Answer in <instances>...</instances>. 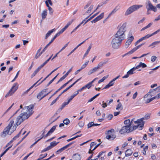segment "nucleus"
Listing matches in <instances>:
<instances>
[{
  "mask_svg": "<svg viewBox=\"0 0 160 160\" xmlns=\"http://www.w3.org/2000/svg\"><path fill=\"white\" fill-rule=\"evenodd\" d=\"M131 132V127L124 126H123L120 130L119 133L121 134H123L125 133H129Z\"/></svg>",
  "mask_w": 160,
  "mask_h": 160,
  "instance_id": "nucleus-6",
  "label": "nucleus"
},
{
  "mask_svg": "<svg viewBox=\"0 0 160 160\" xmlns=\"http://www.w3.org/2000/svg\"><path fill=\"white\" fill-rule=\"evenodd\" d=\"M144 118H142L138 119L136 121H134L135 123H138L139 126V128L140 130H142L143 127L144 122L143 121Z\"/></svg>",
  "mask_w": 160,
  "mask_h": 160,
  "instance_id": "nucleus-7",
  "label": "nucleus"
},
{
  "mask_svg": "<svg viewBox=\"0 0 160 160\" xmlns=\"http://www.w3.org/2000/svg\"><path fill=\"white\" fill-rule=\"evenodd\" d=\"M147 67V65L144 63H142V62H140L138 65H137L135 68L138 69L140 67H142V68H144Z\"/></svg>",
  "mask_w": 160,
  "mask_h": 160,
  "instance_id": "nucleus-20",
  "label": "nucleus"
},
{
  "mask_svg": "<svg viewBox=\"0 0 160 160\" xmlns=\"http://www.w3.org/2000/svg\"><path fill=\"white\" fill-rule=\"evenodd\" d=\"M98 69L97 68V67H94L93 69L90 70L88 72V75H90L92 74L93 73L97 71L98 70Z\"/></svg>",
  "mask_w": 160,
  "mask_h": 160,
  "instance_id": "nucleus-17",
  "label": "nucleus"
},
{
  "mask_svg": "<svg viewBox=\"0 0 160 160\" xmlns=\"http://www.w3.org/2000/svg\"><path fill=\"white\" fill-rule=\"evenodd\" d=\"M150 115L151 114L150 113H147L146 114L144 117L142 118H144V120L148 119L150 118Z\"/></svg>",
  "mask_w": 160,
  "mask_h": 160,
  "instance_id": "nucleus-37",
  "label": "nucleus"
},
{
  "mask_svg": "<svg viewBox=\"0 0 160 160\" xmlns=\"http://www.w3.org/2000/svg\"><path fill=\"white\" fill-rule=\"evenodd\" d=\"M91 86V84L90 83V82L85 85V86H84L85 88H87L88 89H89L90 88Z\"/></svg>",
  "mask_w": 160,
  "mask_h": 160,
  "instance_id": "nucleus-48",
  "label": "nucleus"
},
{
  "mask_svg": "<svg viewBox=\"0 0 160 160\" xmlns=\"http://www.w3.org/2000/svg\"><path fill=\"white\" fill-rule=\"evenodd\" d=\"M47 90V89H43L37 95V98L38 99L40 98L43 95L44 93L46 92V90Z\"/></svg>",
  "mask_w": 160,
  "mask_h": 160,
  "instance_id": "nucleus-16",
  "label": "nucleus"
},
{
  "mask_svg": "<svg viewBox=\"0 0 160 160\" xmlns=\"http://www.w3.org/2000/svg\"><path fill=\"white\" fill-rule=\"evenodd\" d=\"M47 15V10L46 9H45L42 11L41 14L42 19H44L46 18Z\"/></svg>",
  "mask_w": 160,
  "mask_h": 160,
  "instance_id": "nucleus-15",
  "label": "nucleus"
},
{
  "mask_svg": "<svg viewBox=\"0 0 160 160\" xmlns=\"http://www.w3.org/2000/svg\"><path fill=\"white\" fill-rule=\"evenodd\" d=\"M133 39V36H131L127 40L125 45V47L126 48H128L129 45L131 43Z\"/></svg>",
  "mask_w": 160,
  "mask_h": 160,
  "instance_id": "nucleus-9",
  "label": "nucleus"
},
{
  "mask_svg": "<svg viewBox=\"0 0 160 160\" xmlns=\"http://www.w3.org/2000/svg\"><path fill=\"white\" fill-rule=\"evenodd\" d=\"M152 34H148L145 36L142 37V39L143 40L149 38H150L151 37H152Z\"/></svg>",
  "mask_w": 160,
  "mask_h": 160,
  "instance_id": "nucleus-38",
  "label": "nucleus"
},
{
  "mask_svg": "<svg viewBox=\"0 0 160 160\" xmlns=\"http://www.w3.org/2000/svg\"><path fill=\"white\" fill-rule=\"evenodd\" d=\"M12 145H11L10 147H8L4 151V152L2 153L0 155V157H2L4 154L12 147Z\"/></svg>",
  "mask_w": 160,
  "mask_h": 160,
  "instance_id": "nucleus-32",
  "label": "nucleus"
},
{
  "mask_svg": "<svg viewBox=\"0 0 160 160\" xmlns=\"http://www.w3.org/2000/svg\"><path fill=\"white\" fill-rule=\"evenodd\" d=\"M137 49H138L137 48V47H135V48L132 49L131 50L129 51V53L130 54H132Z\"/></svg>",
  "mask_w": 160,
  "mask_h": 160,
  "instance_id": "nucleus-43",
  "label": "nucleus"
},
{
  "mask_svg": "<svg viewBox=\"0 0 160 160\" xmlns=\"http://www.w3.org/2000/svg\"><path fill=\"white\" fill-rule=\"evenodd\" d=\"M120 7L118 5L116 6L114 8L109 14L107 18H108L112 15L113 14L116 12L120 9Z\"/></svg>",
  "mask_w": 160,
  "mask_h": 160,
  "instance_id": "nucleus-11",
  "label": "nucleus"
},
{
  "mask_svg": "<svg viewBox=\"0 0 160 160\" xmlns=\"http://www.w3.org/2000/svg\"><path fill=\"white\" fill-rule=\"evenodd\" d=\"M114 131V130L113 129H111L110 130H108L107 132L106 133V134H109L110 132H112Z\"/></svg>",
  "mask_w": 160,
  "mask_h": 160,
  "instance_id": "nucleus-62",
  "label": "nucleus"
},
{
  "mask_svg": "<svg viewBox=\"0 0 160 160\" xmlns=\"http://www.w3.org/2000/svg\"><path fill=\"white\" fill-rule=\"evenodd\" d=\"M63 122L64 124L67 125L70 123V121L68 118H66L63 121Z\"/></svg>",
  "mask_w": 160,
  "mask_h": 160,
  "instance_id": "nucleus-41",
  "label": "nucleus"
},
{
  "mask_svg": "<svg viewBox=\"0 0 160 160\" xmlns=\"http://www.w3.org/2000/svg\"><path fill=\"white\" fill-rule=\"evenodd\" d=\"M109 60V59L106 58L104 59L103 61H101V62L103 63V64L104 65L108 63Z\"/></svg>",
  "mask_w": 160,
  "mask_h": 160,
  "instance_id": "nucleus-50",
  "label": "nucleus"
},
{
  "mask_svg": "<svg viewBox=\"0 0 160 160\" xmlns=\"http://www.w3.org/2000/svg\"><path fill=\"white\" fill-rule=\"evenodd\" d=\"M99 13V12H97L95 14H94V15L90 17L88 19L87 21L85 22L84 23V25L86 24L89 21L91 20L93 18H94L95 16H96V15H97Z\"/></svg>",
  "mask_w": 160,
  "mask_h": 160,
  "instance_id": "nucleus-28",
  "label": "nucleus"
},
{
  "mask_svg": "<svg viewBox=\"0 0 160 160\" xmlns=\"http://www.w3.org/2000/svg\"><path fill=\"white\" fill-rule=\"evenodd\" d=\"M133 152L131 149H128L125 152V156L126 157L131 156Z\"/></svg>",
  "mask_w": 160,
  "mask_h": 160,
  "instance_id": "nucleus-23",
  "label": "nucleus"
},
{
  "mask_svg": "<svg viewBox=\"0 0 160 160\" xmlns=\"http://www.w3.org/2000/svg\"><path fill=\"white\" fill-rule=\"evenodd\" d=\"M96 144V143L93 142H92L90 144V148L89 149V151L88 152L89 153H91V152H90V151H91L92 147L94 146V145H95Z\"/></svg>",
  "mask_w": 160,
  "mask_h": 160,
  "instance_id": "nucleus-40",
  "label": "nucleus"
},
{
  "mask_svg": "<svg viewBox=\"0 0 160 160\" xmlns=\"http://www.w3.org/2000/svg\"><path fill=\"white\" fill-rule=\"evenodd\" d=\"M58 126L57 125H55L53 127L48 131V132L51 134L56 129V128Z\"/></svg>",
  "mask_w": 160,
  "mask_h": 160,
  "instance_id": "nucleus-25",
  "label": "nucleus"
},
{
  "mask_svg": "<svg viewBox=\"0 0 160 160\" xmlns=\"http://www.w3.org/2000/svg\"><path fill=\"white\" fill-rule=\"evenodd\" d=\"M59 142H56L55 141L52 142L50 143V145L48 146L51 149L52 148L56 146Z\"/></svg>",
  "mask_w": 160,
  "mask_h": 160,
  "instance_id": "nucleus-18",
  "label": "nucleus"
},
{
  "mask_svg": "<svg viewBox=\"0 0 160 160\" xmlns=\"http://www.w3.org/2000/svg\"><path fill=\"white\" fill-rule=\"evenodd\" d=\"M136 69V68H135V67H133L131 68L127 72L126 75L122 77V78H128L129 75H132L135 73L134 71Z\"/></svg>",
  "mask_w": 160,
  "mask_h": 160,
  "instance_id": "nucleus-8",
  "label": "nucleus"
},
{
  "mask_svg": "<svg viewBox=\"0 0 160 160\" xmlns=\"http://www.w3.org/2000/svg\"><path fill=\"white\" fill-rule=\"evenodd\" d=\"M126 24L125 23H123L117 32L114 35V37H118L124 40L125 37V35L124 33L126 31Z\"/></svg>",
  "mask_w": 160,
  "mask_h": 160,
  "instance_id": "nucleus-2",
  "label": "nucleus"
},
{
  "mask_svg": "<svg viewBox=\"0 0 160 160\" xmlns=\"http://www.w3.org/2000/svg\"><path fill=\"white\" fill-rule=\"evenodd\" d=\"M64 87L62 86L61 87L59 88H58V90H57L49 98L48 100L50 99L52 96L55 95L58 92L60 91L61 89L63 88Z\"/></svg>",
  "mask_w": 160,
  "mask_h": 160,
  "instance_id": "nucleus-27",
  "label": "nucleus"
},
{
  "mask_svg": "<svg viewBox=\"0 0 160 160\" xmlns=\"http://www.w3.org/2000/svg\"><path fill=\"white\" fill-rule=\"evenodd\" d=\"M123 40L118 37H115L111 42L112 47L115 49L118 48L120 46L122 41Z\"/></svg>",
  "mask_w": 160,
  "mask_h": 160,
  "instance_id": "nucleus-3",
  "label": "nucleus"
},
{
  "mask_svg": "<svg viewBox=\"0 0 160 160\" xmlns=\"http://www.w3.org/2000/svg\"><path fill=\"white\" fill-rule=\"evenodd\" d=\"M157 57L155 56H152L151 57V61L152 62H154L157 59Z\"/></svg>",
  "mask_w": 160,
  "mask_h": 160,
  "instance_id": "nucleus-57",
  "label": "nucleus"
},
{
  "mask_svg": "<svg viewBox=\"0 0 160 160\" xmlns=\"http://www.w3.org/2000/svg\"><path fill=\"white\" fill-rule=\"evenodd\" d=\"M18 88V85L17 83H14L9 92L6 94L5 97L12 95Z\"/></svg>",
  "mask_w": 160,
  "mask_h": 160,
  "instance_id": "nucleus-5",
  "label": "nucleus"
},
{
  "mask_svg": "<svg viewBox=\"0 0 160 160\" xmlns=\"http://www.w3.org/2000/svg\"><path fill=\"white\" fill-rule=\"evenodd\" d=\"M124 123L125 126H128L129 127H131L132 122H130V119H127L124 122Z\"/></svg>",
  "mask_w": 160,
  "mask_h": 160,
  "instance_id": "nucleus-21",
  "label": "nucleus"
},
{
  "mask_svg": "<svg viewBox=\"0 0 160 160\" xmlns=\"http://www.w3.org/2000/svg\"><path fill=\"white\" fill-rule=\"evenodd\" d=\"M160 43V41H156L153 42L149 46V47L152 46V48L155 47V45H157Z\"/></svg>",
  "mask_w": 160,
  "mask_h": 160,
  "instance_id": "nucleus-24",
  "label": "nucleus"
},
{
  "mask_svg": "<svg viewBox=\"0 0 160 160\" xmlns=\"http://www.w3.org/2000/svg\"><path fill=\"white\" fill-rule=\"evenodd\" d=\"M122 109L123 107L121 103L120 102H119L118 103V104L117 105L116 109L117 110H122Z\"/></svg>",
  "mask_w": 160,
  "mask_h": 160,
  "instance_id": "nucleus-26",
  "label": "nucleus"
},
{
  "mask_svg": "<svg viewBox=\"0 0 160 160\" xmlns=\"http://www.w3.org/2000/svg\"><path fill=\"white\" fill-rule=\"evenodd\" d=\"M59 74L58 73L56 76H55L52 80H51L48 83L47 85V86H49L50 84H51L52 82L54 81V80L56 78L57 76Z\"/></svg>",
  "mask_w": 160,
  "mask_h": 160,
  "instance_id": "nucleus-36",
  "label": "nucleus"
},
{
  "mask_svg": "<svg viewBox=\"0 0 160 160\" xmlns=\"http://www.w3.org/2000/svg\"><path fill=\"white\" fill-rule=\"evenodd\" d=\"M66 29H65L63 28L59 32H58V33L60 35Z\"/></svg>",
  "mask_w": 160,
  "mask_h": 160,
  "instance_id": "nucleus-58",
  "label": "nucleus"
},
{
  "mask_svg": "<svg viewBox=\"0 0 160 160\" xmlns=\"http://www.w3.org/2000/svg\"><path fill=\"white\" fill-rule=\"evenodd\" d=\"M42 54V52H40L38 54V53H37H37L35 55V58L36 59H37Z\"/></svg>",
  "mask_w": 160,
  "mask_h": 160,
  "instance_id": "nucleus-54",
  "label": "nucleus"
},
{
  "mask_svg": "<svg viewBox=\"0 0 160 160\" xmlns=\"http://www.w3.org/2000/svg\"><path fill=\"white\" fill-rule=\"evenodd\" d=\"M88 39V38H87V39L85 40H84V41H83V42H82L81 43H80L79 44H78L77 47H76L73 49V50L74 51L79 46H81L82 44H83L85 42V41L87 40Z\"/></svg>",
  "mask_w": 160,
  "mask_h": 160,
  "instance_id": "nucleus-47",
  "label": "nucleus"
},
{
  "mask_svg": "<svg viewBox=\"0 0 160 160\" xmlns=\"http://www.w3.org/2000/svg\"><path fill=\"white\" fill-rule=\"evenodd\" d=\"M137 49H138L137 48V47H135V48L132 49L131 50L129 51V53L130 54H132Z\"/></svg>",
  "mask_w": 160,
  "mask_h": 160,
  "instance_id": "nucleus-44",
  "label": "nucleus"
},
{
  "mask_svg": "<svg viewBox=\"0 0 160 160\" xmlns=\"http://www.w3.org/2000/svg\"><path fill=\"white\" fill-rule=\"evenodd\" d=\"M94 123L93 122H89L88 124V128H89L91 127H92L94 126Z\"/></svg>",
  "mask_w": 160,
  "mask_h": 160,
  "instance_id": "nucleus-45",
  "label": "nucleus"
},
{
  "mask_svg": "<svg viewBox=\"0 0 160 160\" xmlns=\"http://www.w3.org/2000/svg\"><path fill=\"white\" fill-rule=\"evenodd\" d=\"M34 107V106L33 105H31L28 106L24 107V109L26 110L27 112H26L22 113L17 117L16 122L17 126H16L15 124L14 126H13L12 128H11L14 123V121L12 120H11L8 126L4 128L3 131L0 134L1 137L4 138L7 135L9 134V132L11 129V132L9 134L10 135H11L16 130L18 126L20 125L22 122L26 119H28L32 114L33 113L32 110Z\"/></svg>",
  "mask_w": 160,
  "mask_h": 160,
  "instance_id": "nucleus-1",
  "label": "nucleus"
},
{
  "mask_svg": "<svg viewBox=\"0 0 160 160\" xmlns=\"http://www.w3.org/2000/svg\"><path fill=\"white\" fill-rule=\"evenodd\" d=\"M39 70H40L39 69L37 68L35 70V71L31 75V78H32L33 77H34L36 75V74L37 73H38L39 71Z\"/></svg>",
  "mask_w": 160,
  "mask_h": 160,
  "instance_id": "nucleus-39",
  "label": "nucleus"
},
{
  "mask_svg": "<svg viewBox=\"0 0 160 160\" xmlns=\"http://www.w3.org/2000/svg\"><path fill=\"white\" fill-rule=\"evenodd\" d=\"M142 6L141 5H134L130 7L126 11L125 15H128Z\"/></svg>",
  "mask_w": 160,
  "mask_h": 160,
  "instance_id": "nucleus-4",
  "label": "nucleus"
},
{
  "mask_svg": "<svg viewBox=\"0 0 160 160\" xmlns=\"http://www.w3.org/2000/svg\"><path fill=\"white\" fill-rule=\"evenodd\" d=\"M20 72V71H19L17 72V73L15 76L14 78L11 81V82H14L16 80V79L17 78V77L18 76V75L19 74V72Z\"/></svg>",
  "mask_w": 160,
  "mask_h": 160,
  "instance_id": "nucleus-53",
  "label": "nucleus"
},
{
  "mask_svg": "<svg viewBox=\"0 0 160 160\" xmlns=\"http://www.w3.org/2000/svg\"><path fill=\"white\" fill-rule=\"evenodd\" d=\"M108 76V75H107L106 76H104L103 77V78L101 79L100 80H99L98 82V83L99 84L101 83V82H103L106 79H107Z\"/></svg>",
  "mask_w": 160,
  "mask_h": 160,
  "instance_id": "nucleus-30",
  "label": "nucleus"
},
{
  "mask_svg": "<svg viewBox=\"0 0 160 160\" xmlns=\"http://www.w3.org/2000/svg\"><path fill=\"white\" fill-rule=\"evenodd\" d=\"M41 79H40L39 80L37 81L36 83H35L34 84H33L32 86H31L27 90H26L25 92L22 94L23 95H25V94H27L28 92Z\"/></svg>",
  "mask_w": 160,
  "mask_h": 160,
  "instance_id": "nucleus-19",
  "label": "nucleus"
},
{
  "mask_svg": "<svg viewBox=\"0 0 160 160\" xmlns=\"http://www.w3.org/2000/svg\"><path fill=\"white\" fill-rule=\"evenodd\" d=\"M139 126L138 125H134L132 127H131L132 132V131L133 130L136 129L138 128H139Z\"/></svg>",
  "mask_w": 160,
  "mask_h": 160,
  "instance_id": "nucleus-49",
  "label": "nucleus"
},
{
  "mask_svg": "<svg viewBox=\"0 0 160 160\" xmlns=\"http://www.w3.org/2000/svg\"><path fill=\"white\" fill-rule=\"evenodd\" d=\"M47 155V154L46 153L43 154H41L39 156V158L37 160H41L46 157Z\"/></svg>",
  "mask_w": 160,
  "mask_h": 160,
  "instance_id": "nucleus-33",
  "label": "nucleus"
},
{
  "mask_svg": "<svg viewBox=\"0 0 160 160\" xmlns=\"http://www.w3.org/2000/svg\"><path fill=\"white\" fill-rule=\"evenodd\" d=\"M114 83V81L112 79L108 84L110 85L111 87L112 86Z\"/></svg>",
  "mask_w": 160,
  "mask_h": 160,
  "instance_id": "nucleus-59",
  "label": "nucleus"
},
{
  "mask_svg": "<svg viewBox=\"0 0 160 160\" xmlns=\"http://www.w3.org/2000/svg\"><path fill=\"white\" fill-rule=\"evenodd\" d=\"M81 78H79L78 79H77L75 82H74L72 85H71L69 87H68L66 89H65L64 90L62 91V93H64L66 92L68 90H69L71 87H72V86H74V85H75V84H76L77 82H78V81H79L81 79Z\"/></svg>",
  "mask_w": 160,
  "mask_h": 160,
  "instance_id": "nucleus-12",
  "label": "nucleus"
},
{
  "mask_svg": "<svg viewBox=\"0 0 160 160\" xmlns=\"http://www.w3.org/2000/svg\"><path fill=\"white\" fill-rule=\"evenodd\" d=\"M72 158L75 160H80L81 159V157L80 154L78 153H75L73 155Z\"/></svg>",
  "mask_w": 160,
  "mask_h": 160,
  "instance_id": "nucleus-13",
  "label": "nucleus"
},
{
  "mask_svg": "<svg viewBox=\"0 0 160 160\" xmlns=\"http://www.w3.org/2000/svg\"><path fill=\"white\" fill-rule=\"evenodd\" d=\"M143 40L142 37L137 41L135 43V45L136 46L140 42L142 41Z\"/></svg>",
  "mask_w": 160,
  "mask_h": 160,
  "instance_id": "nucleus-52",
  "label": "nucleus"
},
{
  "mask_svg": "<svg viewBox=\"0 0 160 160\" xmlns=\"http://www.w3.org/2000/svg\"><path fill=\"white\" fill-rule=\"evenodd\" d=\"M45 4L47 7L48 8L50 14L52 15L53 13V10H52V9L49 6V3H48L47 1H45Z\"/></svg>",
  "mask_w": 160,
  "mask_h": 160,
  "instance_id": "nucleus-14",
  "label": "nucleus"
},
{
  "mask_svg": "<svg viewBox=\"0 0 160 160\" xmlns=\"http://www.w3.org/2000/svg\"><path fill=\"white\" fill-rule=\"evenodd\" d=\"M148 3L149 8L147 9L148 11L151 10L154 12H156L157 11L156 8L149 1H148Z\"/></svg>",
  "mask_w": 160,
  "mask_h": 160,
  "instance_id": "nucleus-10",
  "label": "nucleus"
},
{
  "mask_svg": "<svg viewBox=\"0 0 160 160\" xmlns=\"http://www.w3.org/2000/svg\"><path fill=\"white\" fill-rule=\"evenodd\" d=\"M51 44L50 43H48L45 47V48L43 49V50H42V51L41 52H42V54L44 52H45V51L46 50V49L48 48V47Z\"/></svg>",
  "mask_w": 160,
  "mask_h": 160,
  "instance_id": "nucleus-42",
  "label": "nucleus"
},
{
  "mask_svg": "<svg viewBox=\"0 0 160 160\" xmlns=\"http://www.w3.org/2000/svg\"><path fill=\"white\" fill-rule=\"evenodd\" d=\"M55 31V28L49 31L46 35L45 39H46L52 33Z\"/></svg>",
  "mask_w": 160,
  "mask_h": 160,
  "instance_id": "nucleus-22",
  "label": "nucleus"
},
{
  "mask_svg": "<svg viewBox=\"0 0 160 160\" xmlns=\"http://www.w3.org/2000/svg\"><path fill=\"white\" fill-rule=\"evenodd\" d=\"M145 19V17H143L142 19L140 20L138 22V24H140L141 23H142L144 21V20Z\"/></svg>",
  "mask_w": 160,
  "mask_h": 160,
  "instance_id": "nucleus-64",
  "label": "nucleus"
},
{
  "mask_svg": "<svg viewBox=\"0 0 160 160\" xmlns=\"http://www.w3.org/2000/svg\"><path fill=\"white\" fill-rule=\"evenodd\" d=\"M159 32H160V28L159 29H158V30H157L155 32H154L153 33H152V36L157 34Z\"/></svg>",
  "mask_w": 160,
  "mask_h": 160,
  "instance_id": "nucleus-63",
  "label": "nucleus"
},
{
  "mask_svg": "<svg viewBox=\"0 0 160 160\" xmlns=\"http://www.w3.org/2000/svg\"><path fill=\"white\" fill-rule=\"evenodd\" d=\"M59 36V35L58 33H56L54 36V37L51 40V41L49 42V43L51 44L53 41L56 39V38L57 37Z\"/></svg>",
  "mask_w": 160,
  "mask_h": 160,
  "instance_id": "nucleus-35",
  "label": "nucleus"
},
{
  "mask_svg": "<svg viewBox=\"0 0 160 160\" xmlns=\"http://www.w3.org/2000/svg\"><path fill=\"white\" fill-rule=\"evenodd\" d=\"M143 40L142 37L137 41L135 43V45L136 46L140 42L142 41Z\"/></svg>",
  "mask_w": 160,
  "mask_h": 160,
  "instance_id": "nucleus-51",
  "label": "nucleus"
},
{
  "mask_svg": "<svg viewBox=\"0 0 160 160\" xmlns=\"http://www.w3.org/2000/svg\"><path fill=\"white\" fill-rule=\"evenodd\" d=\"M50 135L51 134L48 132L46 134L44 135H41V136L42 138H45L47 137L48 136H50Z\"/></svg>",
  "mask_w": 160,
  "mask_h": 160,
  "instance_id": "nucleus-55",
  "label": "nucleus"
},
{
  "mask_svg": "<svg viewBox=\"0 0 160 160\" xmlns=\"http://www.w3.org/2000/svg\"><path fill=\"white\" fill-rule=\"evenodd\" d=\"M91 48V47L90 46H89L88 49L87 50L86 52L85 53L84 55L83 59L88 54Z\"/></svg>",
  "mask_w": 160,
  "mask_h": 160,
  "instance_id": "nucleus-34",
  "label": "nucleus"
},
{
  "mask_svg": "<svg viewBox=\"0 0 160 160\" xmlns=\"http://www.w3.org/2000/svg\"><path fill=\"white\" fill-rule=\"evenodd\" d=\"M103 65H104L103 64V63H102V62H101L98 63V66H97V67L99 69L101 67L103 66Z\"/></svg>",
  "mask_w": 160,
  "mask_h": 160,
  "instance_id": "nucleus-46",
  "label": "nucleus"
},
{
  "mask_svg": "<svg viewBox=\"0 0 160 160\" xmlns=\"http://www.w3.org/2000/svg\"><path fill=\"white\" fill-rule=\"evenodd\" d=\"M104 12L101 13L100 15L97 17L96 18L98 19V20L99 21L104 16Z\"/></svg>",
  "mask_w": 160,
  "mask_h": 160,
  "instance_id": "nucleus-31",
  "label": "nucleus"
},
{
  "mask_svg": "<svg viewBox=\"0 0 160 160\" xmlns=\"http://www.w3.org/2000/svg\"><path fill=\"white\" fill-rule=\"evenodd\" d=\"M93 5H92L88 8V10L85 12V14H87V13H89L91 12V11L93 9Z\"/></svg>",
  "mask_w": 160,
  "mask_h": 160,
  "instance_id": "nucleus-29",
  "label": "nucleus"
},
{
  "mask_svg": "<svg viewBox=\"0 0 160 160\" xmlns=\"http://www.w3.org/2000/svg\"><path fill=\"white\" fill-rule=\"evenodd\" d=\"M72 67L64 75L67 77V76L68 75L69 73L72 71Z\"/></svg>",
  "mask_w": 160,
  "mask_h": 160,
  "instance_id": "nucleus-60",
  "label": "nucleus"
},
{
  "mask_svg": "<svg viewBox=\"0 0 160 160\" xmlns=\"http://www.w3.org/2000/svg\"><path fill=\"white\" fill-rule=\"evenodd\" d=\"M113 117V115L112 114H109L108 117V120H110Z\"/></svg>",
  "mask_w": 160,
  "mask_h": 160,
  "instance_id": "nucleus-61",
  "label": "nucleus"
},
{
  "mask_svg": "<svg viewBox=\"0 0 160 160\" xmlns=\"http://www.w3.org/2000/svg\"><path fill=\"white\" fill-rule=\"evenodd\" d=\"M69 42H68L67 43L65 44L64 46L59 51V52H61L63 50L68 46L69 43Z\"/></svg>",
  "mask_w": 160,
  "mask_h": 160,
  "instance_id": "nucleus-56",
  "label": "nucleus"
}]
</instances>
